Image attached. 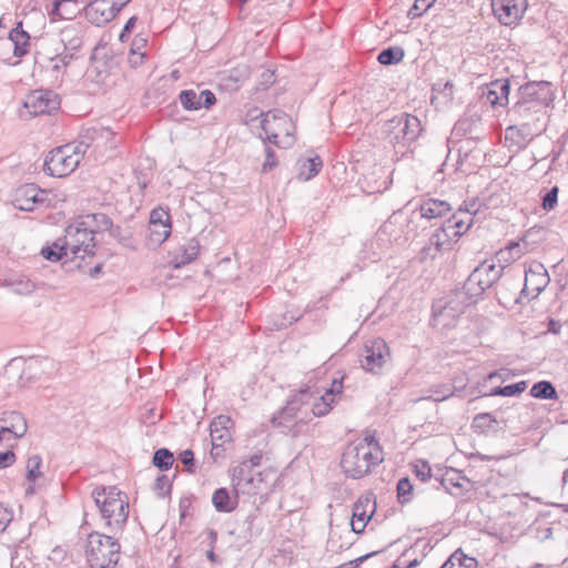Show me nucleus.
Returning a JSON list of instances; mask_svg holds the SVG:
<instances>
[{
  "label": "nucleus",
  "instance_id": "1",
  "mask_svg": "<svg viewBox=\"0 0 568 568\" xmlns=\"http://www.w3.org/2000/svg\"><path fill=\"white\" fill-rule=\"evenodd\" d=\"M383 452L374 436H366L357 443L348 444L341 458V467L346 477L359 479L371 473L372 467L383 462Z\"/></svg>",
  "mask_w": 568,
  "mask_h": 568
},
{
  "label": "nucleus",
  "instance_id": "2",
  "mask_svg": "<svg viewBox=\"0 0 568 568\" xmlns=\"http://www.w3.org/2000/svg\"><path fill=\"white\" fill-rule=\"evenodd\" d=\"M91 495L105 527L114 534L122 531L129 517L128 495L116 486H97Z\"/></svg>",
  "mask_w": 568,
  "mask_h": 568
},
{
  "label": "nucleus",
  "instance_id": "3",
  "mask_svg": "<svg viewBox=\"0 0 568 568\" xmlns=\"http://www.w3.org/2000/svg\"><path fill=\"white\" fill-rule=\"evenodd\" d=\"M475 304L468 294L456 287L445 296L436 300L432 306V323L435 327L450 328L456 321L465 313L468 306Z\"/></svg>",
  "mask_w": 568,
  "mask_h": 568
},
{
  "label": "nucleus",
  "instance_id": "4",
  "mask_svg": "<svg viewBox=\"0 0 568 568\" xmlns=\"http://www.w3.org/2000/svg\"><path fill=\"white\" fill-rule=\"evenodd\" d=\"M89 144L80 142L79 144L67 143L51 150L43 163V171L53 178H64L70 175L80 164Z\"/></svg>",
  "mask_w": 568,
  "mask_h": 568
},
{
  "label": "nucleus",
  "instance_id": "5",
  "mask_svg": "<svg viewBox=\"0 0 568 568\" xmlns=\"http://www.w3.org/2000/svg\"><path fill=\"white\" fill-rule=\"evenodd\" d=\"M121 546L112 536L98 531L89 534L85 557L90 568H115L120 559Z\"/></svg>",
  "mask_w": 568,
  "mask_h": 568
},
{
  "label": "nucleus",
  "instance_id": "6",
  "mask_svg": "<svg viewBox=\"0 0 568 568\" xmlns=\"http://www.w3.org/2000/svg\"><path fill=\"white\" fill-rule=\"evenodd\" d=\"M505 266L501 264L489 263L488 261L481 262L476 266L473 272L465 280L462 288L468 296L476 303L484 293L494 287L495 295L498 297V281L501 278Z\"/></svg>",
  "mask_w": 568,
  "mask_h": 568
},
{
  "label": "nucleus",
  "instance_id": "7",
  "mask_svg": "<svg viewBox=\"0 0 568 568\" xmlns=\"http://www.w3.org/2000/svg\"><path fill=\"white\" fill-rule=\"evenodd\" d=\"M423 131L420 120L409 113H400L385 124L389 143L396 146H408L415 142Z\"/></svg>",
  "mask_w": 568,
  "mask_h": 568
},
{
  "label": "nucleus",
  "instance_id": "8",
  "mask_svg": "<svg viewBox=\"0 0 568 568\" xmlns=\"http://www.w3.org/2000/svg\"><path fill=\"white\" fill-rule=\"evenodd\" d=\"M555 91L552 83L549 81H529L518 89V100L526 102V104H532L540 109L551 104L555 100Z\"/></svg>",
  "mask_w": 568,
  "mask_h": 568
},
{
  "label": "nucleus",
  "instance_id": "9",
  "mask_svg": "<svg viewBox=\"0 0 568 568\" xmlns=\"http://www.w3.org/2000/svg\"><path fill=\"white\" fill-rule=\"evenodd\" d=\"M61 105L60 95L50 89H37L29 92L23 101V106L31 116L51 114Z\"/></svg>",
  "mask_w": 568,
  "mask_h": 568
},
{
  "label": "nucleus",
  "instance_id": "10",
  "mask_svg": "<svg viewBox=\"0 0 568 568\" xmlns=\"http://www.w3.org/2000/svg\"><path fill=\"white\" fill-rule=\"evenodd\" d=\"M362 367L375 373L379 371L390 357V351L387 343L382 337H374L364 344L359 355Z\"/></svg>",
  "mask_w": 568,
  "mask_h": 568
},
{
  "label": "nucleus",
  "instance_id": "11",
  "mask_svg": "<svg viewBox=\"0 0 568 568\" xmlns=\"http://www.w3.org/2000/svg\"><path fill=\"white\" fill-rule=\"evenodd\" d=\"M94 231L77 226L74 231L68 230L64 242L72 258H83L84 255H94Z\"/></svg>",
  "mask_w": 568,
  "mask_h": 568
},
{
  "label": "nucleus",
  "instance_id": "12",
  "mask_svg": "<svg viewBox=\"0 0 568 568\" xmlns=\"http://www.w3.org/2000/svg\"><path fill=\"white\" fill-rule=\"evenodd\" d=\"M312 399V393L310 387L301 388L293 393L286 405L280 408L271 418V423H278L282 420H294L298 419L302 409L305 405H308Z\"/></svg>",
  "mask_w": 568,
  "mask_h": 568
},
{
  "label": "nucleus",
  "instance_id": "13",
  "mask_svg": "<svg viewBox=\"0 0 568 568\" xmlns=\"http://www.w3.org/2000/svg\"><path fill=\"white\" fill-rule=\"evenodd\" d=\"M527 7V0H491L495 17L505 26H510L520 20Z\"/></svg>",
  "mask_w": 568,
  "mask_h": 568
},
{
  "label": "nucleus",
  "instance_id": "14",
  "mask_svg": "<svg viewBox=\"0 0 568 568\" xmlns=\"http://www.w3.org/2000/svg\"><path fill=\"white\" fill-rule=\"evenodd\" d=\"M550 282L546 267L539 262H532L525 270V285L521 290V294L528 295V291L531 292V297H537Z\"/></svg>",
  "mask_w": 568,
  "mask_h": 568
},
{
  "label": "nucleus",
  "instance_id": "15",
  "mask_svg": "<svg viewBox=\"0 0 568 568\" xmlns=\"http://www.w3.org/2000/svg\"><path fill=\"white\" fill-rule=\"evenodd\" d=\"M231 424V418L229 416L220 415L215 417L210 424V436H211V457L216 459L221 456L223 449V445L231 440V433L229 430V425Z\"/></svg>",
  "mask_w": 568,
  "mask_h": 568
},
{
  "label": "nucleus",
  "instance_id": "16",
  "mask_svg": "<svg viewBox=\"0 0 568 568\" xmlns=\"http://www.w3.org/2000/svg\"><path fill=\"white\" fill-rule=\"evenodd\" d=\"M511 122H527L534 125H542L545 128L546 110L526 102L516 101L507 112Z\"/></svg>",
  "mask_w": 568,
  "mask_h": 568
},
{
  "label": "nucleus",
  "instance_id": "17",
  "mask_svg": "<svg viewBox=\"0 0 568 568\" xmlns=\"http://www.w3.org/2000/svg\"><path fill=\"white\" fill-rule=\"evenodd\" d=\"M179 101L185 110L197 111L202 108L211 109L216 103V98L209 89L199 93L193 89H187L180 92Z\"/></svg>",
  "mask_w": 568,
  "mask_h": 568
},
{
  "label": "nucleus",
  "instance_id": "18",
  "mask_svg": "<svg viewBox=\"0 0 568 568\" xmlns=\"http://www.w3.org/2000/svg\"><path fill=\"white\" fill-rule=\"evenodd\" d=\"M44 195L45 192L36 184H24L16 191L13 205L20 211L30 212L36 204L44 201Z\"/></svg>",
  "mask_w": 568,
  "mask_h": 568
},
{
  "label": "nucleus",
  "instance_id": "19",
  "mask_svg": "<svg viewBox=\"0 0 568 568\" xmlns=\"http://www.w3.org/2000/svg\"><path fill=\"white\" fill-rule=\"evenodd\" d=\"M0 430L9 440L21 438L28 429L27 419L16 410L3 412L0 416Z\"/></svg>",
  "mask_w": 568,
  "mask_h": 568
},
{
  "label": "nucleus",
  "instance_id": "20",
  "mask_svg": "<svg viewBox=\"0 0 568 568\" xmlns=\"http://www.w3.org/2000/svg\"><path fill=\"white\" fill-rule=\"evenodd\" d=\"M83 10L88 21L97 27L104 26L115 18L110 0H93Z\"/></svg>",
  "mask_w": 568,
  "mask_h": 568
},
{
  "label": "nucleus",
  "instance_id": "21",
  "mask_svg": "<svg viewBox=\"0 0 568 568\" xmlns=\"http://www.w3.org/2000/svg\"><path fill=\"white\" fill-rule=\"evenodd\" d=\"M199 252L200 242L192 237L173 251L170 264L175 270L181 268L196 260Z\"/></svg>",
  "mask_w": 568,
  "mask_h": 568
},
{
  "label": "nucleus",
  "instance_id": "22",
  "mask_svg": "<svg viewBox=\"0 0 568 568\" xmlns=\"http://www.w3.org/2000/svg\"><path fill=\"white\" fill-rule=\"evenodd\" d=\"M507 416L501 418L504 428L521 432L529 428L530 412L526 405L514 406L506 412Z\"/></svg>",
  "mask_w": 568,
  "mask_h": 568
},
{
  "label": "nucleus",
  "instance_id": "23",
  "mask_svg": "<svg viewBox=\"0 0 568 568\" xmlns=\"http://www.w3.org/2000/svg\"><path fill=\"white\" fill-rule=\"evenodd\" d=\"M85 34V30L82 26L72 24L63 28L60 32L61 42L63 44L64 51L73 52L77 55V52L83 45V38Z\"/></svg>",
  "mask_w": 568,
  "mask_h": 568
},
{
  "label": "nucleus",
  "instance_id": "24",
  "mask_svg": "<svg viewBox=\"0 0 568 568\" xmlns=\"http://www.w3.org/2000/svg\"><path fill=\"white\" fill-rule=\"evenodd\" d=\"M544 130L545 128H542V125H534L527 122H514L513 125L506 129V136L511 135V138H514L516 134L519 138L517 143L526 145L534 136L540 134Z\"/></svg>",
  "mask_w": 568,
  "mask_h": 568
},
{
  "label": "nucleus",
  "instance_id": "25",
  "mask_svg": "<svg viewBox=\"0 0 568 568\" xmlns=\"http://www.w3.org/2000/svg\"><path fill=\"white\" fill-rule=\"evenodd\" d=\"M450 247L452 242L449 240V235L438 227L429 236L428 244L423 247L422 254L424 257L435 258L438 253L448 251Z\"/></svg>",
  "mask_w": 568,
  "mask_h": 568
},
{
  "label": "nucleus",
  "instance_id": "26",
  "mask_svg": "<svg viewBox=\"0 0 568 568\" xmlns=\"http://www.w3.org/2000/svg\"><path fill=\"white\" fill-rule=\"evenodd\" d=\"M8 43L13 45V55L22 58L29 52L30 34L23 30L22 21L17 22V26L9 32Z\"/></svg>",
  "mask_w": 568,
  "mask_h": 568
},
{
  "label": "nucleus",
  "instance_id": "27",
  "mask_svg": "<svg viewBox=\"0 0 568 568\" xmlns=\"http://www.w3.org/2000/svg\"><path fill=\"white\" fill-rule=\"evenodd\" d=\"M3 287L10 288L12 292L19 295H28L34 292L36 283L24 274H10L1 282Z\"/></svg>",
  "mask_w": 568,
  "mask_h": 568
},
{
  "label": "nucleus",
  "instance_id": "28",
  "mask_svg": "<svg viewBox=\"0 0 568 568\" xmlns=\"http://www.w3.org/2000/svg\"><path fill=\"white\" fill-rule=\"evenodd\" d=\"M376 511V500L373 493H367L361 496L353 507V516L355 521H366L369 519Z\"/></svg>",
  "mask_w": 568,
  "mask_h": 568
},
{
  "label": "nucleus",
  "instance_id": "29",
  "mask_svg": "<svg viewBox=\"0 0 568 568\" xmlns=\"http://www.w3.org/2000/svg\"><path fill=\"white\" fill-rule=\"evenodd\" d=\"M234 496H231V493L225 487H220L215 489L212 495V504L216 511L219 513H232L239 504V494L237 489L234 490Z\"/></svg>",
  "mask_w": 568,
  "mask_h": 568
},
{
  "label": "nucleus",
  "instance_id": "30",
  "mask_svg": "<svg viewBox=\"0 0 568 568\" xmlns=\"http://www.w3.org/2000/svg\"><path fill=\"white\" fill-rule=\"evenodd\" d=\"M510 82L508 79L493 81L487 91V100L493 106H504L508 103Z\"/></svg>",
  "mask_w": 568,
  "mask_h": 568
},
{
  "label": "nucleus",
  "instance_id": "31",
  "mask_svg": "<svg viewBox=\"0 0 568 568\" xmlns=\"http://www.w3.org/2000/svg\"><path fill=\"white\" fill-rule=\"evenodd\" d=\"M450 210L452 207L448 202L428 199L419 205V216L427 220L437 219L447 214Z\"/></svg>",
  "mask_w": 568,
  "mask_h": 568
},
{
  "label": "nucleus",
  "instance_id": "32",
  "mask_svg": "<svg viewBox=\"0 0 568 568\" xmlns=\"http://www.w3.org/2000/svg\"><path fill=\"white\" fill-rule=\"evenodd\" d=\"M230 476L234 490L244 486H254V471L246 463L241 462L230 469Z\"/></svg>",
  "mask_w": 568,
  "mask_h": 568
},
{
  "label": "nucleus",
  "instance_id": "33",
  "mask_svg": "<svg viewBox=\"0 0 568 568\" xmlns=\"http://www.w3.org/2000/svg\"><path fill=\"white\" fill-rule=\"evenodd\" d=\"M87 222L82 224H89L92 226L91 231L95 232H110L113 237L120 234L121 227L114 226L112 220L104 213H94L87 216Z\"/></svg>",
  "mask_w": 568,
  "mask_h": 568
},
{
  "label": "nucleus",
  "instance_id": "34",
  "mask_svg": "<svg viewBox=\"0 0 568 568\" xmlns=\"http://www.w3.org/2000/svg\"><path fill=\"white\" fill-rule=\"evenodd\" d=\"M78 13L77 0H54L49 14L52 21L70 20Z\"/></svg>",
  "mask_w": 568,
  "mask_h": 568
},
{
  "label": "nucleus",
  "instance_id": "35",
  "mask_svg": "<svg viewBox=\"0 0 568 568\" xmlns=\"http://www.w3.org/2000/svg\"><path fill=\"white\" fill-rule=\"evenodd\" d=\"M149 246L158 247L163 244L172 232V223H149Z\"/></svg>",
  "mask_w": 568,
  "mask_h": 568
},
{
  "label": "nucleus",
  "instance_id": "36",
  "mask_svg": "<svg viewBox=\"0 0 568 568\" xmlns=\"http://www.w3.org/2000/svg\"><path fill=\"white\" fill-rule=\"evenodd\" d=\"M308 420L310 419L307 417H300L298 419L294 420H282L278 423H272V425L275 428H278L282 434L290 436L292 438H297L298 436L304 434Z\"/></svg>",
  "mask_w": 568,
  "mask_h": 568
},
{
  "label": "nucleus",
  "instance_id": "37",
  "mask_svg": "<svg viewBox=\"0 0 568 568\" xmlns=\"http://www.w3.org/2000/svg\"><path fill=\"white\" fill-rule=\"evenodd\" d=\"M499 420L491 413H479L475 415L471 422V428L476 434H487L493 430L497 433L499 429L495 428V425H498Z\"/></svg>",
  "mask_w": 568,
  "mask_h": 568
},
{
  "label": "nucleus",
  "instance_id": "38",
  "mask_svg": "<svg viewBox=\"0 0 568 568\" xmlns=\"http://www.w3.org/2000/svg\"><path fill=\"white\" fill-rule=\"evenodd\" d=\"M477 560L468 557L460 549L454 551L440 568H476Z\"/></svg>",
  "mask_w": 568,
  "mask_h": 568
},
{
  "label": "nucleus",
  "instance_id": "39",
  "mask_svg": "<svg viewBox=\"0 0 568 568\" xmlns=\"http://www.w3.org/2000/svg\"><path fill=\"white\" fill-rule=\"evenodd\" d=\"M69 254L68 243L64 240H58L52 245L44 246L41 250V255L50 262H58Z\"/></svg>",
  "mask_w": 568,
  "mask_h": 568
},
{
  "label": "nucleus",
  "instance_id": "40",
  "mask_svg": "<svg viewBox=\"0 0 568 568\" xmlns=\"http://www.w3.org/2000/svg\"><path fill=\"white\" fill-rule=\"evenodd\" d=\"M529 394L531 397L539 398V399H557L558 398L557 390H556L555 386L549 381H539V382L535 383L531 386Z\"/></svg>",
  "mask_w": 568,
  "mask_h": 568
},
{
  "label": "nucleus",
  "instance_id": "41",
  "mask_svg": "<svg viewBox=\"0 0 568 568\" xmlns=\"http://www.w3.org/2000/svg\"><path fill=\"white\" fill-rule=\"evenodd\" d=\"M322 166L323 162L320 156L310 158L301 163L298 178L308 181L320 173Z\"/></svg>",
  "mask_w": 568,
  "mask_h": 568
},
{
  "label": "nucleus",
  "instance_id": "42",
  "mask_svg": "<svg viewBox=\"0 0 568 568\" xmlns=\"http://www.w3.org/2000/svg\"><path fill=\"white\" fill-rule=\"evenodd\" d=\"M404 57L405 51L402 47H388L378 53L377 61L383 65H393L399 63Z\"/></svg>",
  "mask_w": 568,
  "mask_h": 568
},
{
  "label": "nucleus",
  "instance_id": "43",
  "mask_svg": "<svg viewBox=\"0 0 568 568\" xmlns=\"http://www.w3.org/2000/svg\"><path fill=\"white\" fill-rule=\"evenodd\" d=\"M456 387L450 384H438L432 386L427 392L429 393L425 396V399L434 400V402H443L450 396L454 395Z\"/></svg>",
  "mask_w": 568,
  "mask_h": 568
},
{
  "label": "nucleus",
  "instance_id": "44",
  "mask_svg": "<svg viewBox=\"0 0 568 568\" xmlns=\"http://www.w3.org/2000/svg\"><path fill=\"white\" fill-rule=\"evenodd\" d=\"M525 251L521 248L519 242L511 241L508 245L497 252L498 262H510L520 258Z\"/></svg>",
  "mask_w": 568,
  "mask_h": 568
},
{
  "label": "nucleus",
  "instance_id": "45",
  "mask_svg": "<svg viewBox=\"0 0 568 568\" xmlns=\"http://www.w3.org/2000/svg\"><path fill=\"white\" fill-rule=\"evenodd\" d=\"M152 463L161 471H165L172 467L174 463V456L168 448H159L153 454Z\"/></svg>",
  "mask_w": 568,
  "mask_h": 568
},
{
  "label": "nucleus",
  "instance_id": "46",
  "mask_svg": "<svg viewBox=\"0 0 568 568\" xmlns=\"http://www.w3.org/2000/svg\"><path fill=\"white\" fill-rule=\"evenodd\" d=\"M527 387V383L525 381L517 382L514 384H509L506 386H498L490 390V396H505L511 397L521 394Z\"/></svg>",
  "mask_w": 568,
  "mask_h": 568
},
{
  "label": "nucleus",
  "instance_id": "47",
  "mask_svg": "<svg viewBox=\"0 0 568 568\" xmlns=\"http://www.w3.org/2000/svg\"><path fill=\"white\" fill-rule=\"evenodd\" d=\"M423 542V549L425 550L428 547V544L418 539L415 545L410 549H406L400 557L396 560V562L393 565L392 568H414L419 565L418 558H413L406 560V557L409 556L410 551H414L415 548L419 546V544Z\"/></svg>",
  "mask_w": 568,
  "mask_h": 568
},
{
  "label": "nucleus",
  "instance_id": "48",
  "mask_svg": "<svg viewBox=\"0 0 568 568\" xmlns=\"http://www.w3.org/2000/svg\"><path fill=\"white\" fill-rule=\"evenodd\" d=\"M41 465L42 458L40 455H32L28 458L26 478L29 483H34L42 476L40 471Z\"/></svg>",
  "mask_w": 568,
  "mask_h": 568
},
{
  "label": "nucleus",
  "instance_id": "49",
  "mask_svg": "<svg viewBox=\"0 0 568 568\" xmlns=\"http://www.w3.org/2000/svg\"><path fill=\"white\" fill-rule=\"evenodd\" d=\"M413 485L408 477H403L397 483V500L399 504L404 505L412 500L413 495Z\"/></svg>",
  "mask_w": 568,
  "mask_h": 568
},
{
  "label": "nucleus",
  "instance_id": "50",
  "mask_svg": "<svg viewBox=\"0 0 568 568\" xmlns=\"http://www.w3.org/2000/svg\"><path fill=\"white\" fill-rule=\"evenodd\" d=\"M414 475L423 483L428 481L430 478L437 477L438 474H433L430 465L427 460L418 459L413 465Z\"/></svg>",
  "mask_w": 568,
  "mask_h": 568
},
{
  "label": "nucleus",
  "instance_id": "51",
  "mask_svg": "<svg viewBox=\"0 0 568 568\" xmlns=\"http://www.w3.org/2000/svg\"><path fill=\"white\" fill-rule=\"evenodd\" d=\"M336 400L334 399H326L325 394L321 395L318 400L313 403L312 405V415L315 417H323L327 415L332 408L335 406Z\"/></svg>",
  "mask_w": 568,
  "mask_h": 568
},
{
  "label": "nucleus",
  "instance_id": "52",
  "mask_svg": "<svg viewBox=\"0 0 568 568\" xmlns=\"http://www.w3.org/2000/svg\"><path fill=\"white\" fill-rule=\"evenodd\" d=\"M453 474L455 477H453V476L449 477L448 471H446L445 475H440V476L437 475V477H435V480L438 483V486H436V488H439V486H440V487L445 488L449 494H454L453 488L462 489V485L458 483L459 473L454 471Z\"/></svg>",
  "mask_w": 568,
  "mask_h": 568
},
{
  "label": "nucleus",
  "instance_id": "53",
  "mask_svg": "<svg viewBox=\"0 0 568 568\" xmlns=\"http://www.w3.org/2000/svg\"><path fill=\"white\" fill-rule=\"evenodd\" d=\"M474 217L464 214L463 207H459L456 213L450 216V223L456 226L457 231H462L464 235L471 226Z\"/></svg>",
  "mask_w": 568,
  "mask_h": 568
},
{
  "label": "nucleus",
  "instance_id": "54",
  "mask_svg": "<svg viewBox=\"0 0 568 568\" xmlns=\"http://www.w3.org/2000/svg\"><path fill=\"white\" fill-rule=\"evenodd\" d=\"M436 0H415L413 6L407 12L408 18L416 19L425 13Z\"/></svg>",
  "mask_w": 568,
  "mask_h": 568
},
{
  "label": "nucleus",
  "instance_id": "55",
  "mask_svg": "<svg viewBox=\"0 0 568 568\" xmlns=\"http://www.w3.org/2000/svg\"><path fill=\"white\" fill-rule=\"evenodd\" d=\"M558 193L559 189L555 185L547 190L546 193L541 196V207L545 211H551L556 207L558 203Z\"/></svg>",
  "mask_w": 568,
  "mask_h": 568
},
{
  "label": "nucleus",
  "instance_id": "56",
  "mask_svg": "<svg viewBox=\"0 0 568 568\" xmlns=\"http://www.w3.org/2000/svg\"><path fill=\"white\" fill-rule=\"evenodd\" d=\"M78 55H75L73 52H67L63 50V52L55 54V57L51 58V61H54L55 63L52 65L53 71H59L62 67H67L77 59Z\"/></svg>",
  "mask_w": 568,
  "mask_h": 568
},
{
  "label": "nucleus",
  "instance_id": "57",
  "mask_svg": "<svg viewBox=\"0 0 568 568\" xmlns=\"http://www.w3.org/2000/svg\"><path fill=\"white\" fill-rule=\"evenodd\" d=\"M149 223H172V221L169 211L158 206L151 211Z\"/></svg>",
  "mask_w": 568,
  "mask_h": 568
},
{
  "label": "nucleus",
  "instance_id": "58",
  "mask_svg": "<svg viewBox=\"0 0 568 568\" xmlns=\"http://www.w3.org/2000/svg\"><path fill=\"white\" fill-rule=\"evenodd\" d=\"M277 163L278 162L276 159L275 151L271 146L266 145L265 146V161L262 165V171L264 173H266V172L273 170L275 166H277Z\"/></svg>",
  "mask_w": 568,
  "mask_h": 568
},
{
  "label": "nucleus",
  "instance_id": "59",
  "mask_svg": "<svg viewBox=\"0 0 568 568\" xmlns=\"http://www.w3.org/2000/svg\"><path fill=\"white\" fill-rule=\"evenodd\" d=\"M154 488L161 497L169 495L171 491V481L169 477L166 475L158 476Z\"/></svg>",
  "mask_w": 568,
  "mask_h": 568
},
{
  "label": "nucleus",
  "instance_id": "60",
  "mask_svg": "<svg viewBox=\"0 0 568 568\" xmlns=\"http://www.w3.org/2000/svg\"><path fill=\"white\" fill-rule=\"evenodd\" d=\"M270 116H272L273 120H286L287 115L285 114V112L281 111V110H273V111H268L266 114H265V118L261 121V128L262 130L265 132V133H268V125H270Z\"/></svg>",
  "mask_w": 568,
  "mask_h": 568
},
{
  "label": "nucleus",
  "instance_id": "61",
  "mask_svg": "<svg viewBox=\"0 0 568 568\" xmlns=\"http://www.w3.org/2000/svg\"><path fill=\"white\" fill-rule=\"evenodd\" d=\"M179 460L185 466L186 470L191 474L195 471L194 467V453L192 449H185L180 453Z\"/></svg>",
  "mask_w": 568,
  "mask_h": 568
},
{
  "label": "nucleus",
  "instance_id": "62",
  "mask_svg": "<svg viewBox=\"0 0 568 568\" xmlns=\"http://www.w3.org/2000/svg\"><path fill=\"white\" fill-rule=\"evenodd\" d=\"M444 233L449 235L450 242H457L458 239L462 236V231H457L456 226L450 223V217L446 220L442 226L439 227Z\"/></svg>",
  "mask_w": 568,
  "mask_h": 568
},
{
  "label": "nucleus",
  "instance_id": "63",
  "mask_svg": "<svg viewBox=\"0 0 568 568\" xmlns=\"http://www.w3.org/2000/svg\"><path fill=\"white\" fill-rule=\"evenodd\" d=\"M13 519V513L10 508L0 504V532H3L11 520Z\"/></svg>",
  "mask_w": 568,
  "mask_h": 568
},
{
  "label": "nucleus",
  "instance_id": "64",
  "mask_svg": "<svg viewBox=\"0 0 568 568\" xmlns=\"http://www.w3.org/2000/svg\"><path fill=\"white\" fill-rule=\"evenodd\" d=\"M459 207H463L465 215L474 217L480 209V201L479 199L465 201Z\"/></svg>",
  "mask_w": 568,
  "mask_h": 568
}]
</instances>
